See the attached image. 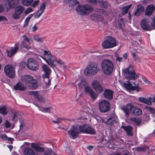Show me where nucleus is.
Returning <instances> with one entry per match:
<instances>
[{
	"instance_id": "obj_1",
	"label": "nucleus",
	"mask_w": 155,
	"mask_h": 155,
	"mask_svg": "<svg viewBox=\"0 0 155 155\" xmlns=\"http://www.w3.org/2000/svg\"><path fill=\"white\" fill-rule=\"evenodd\" d=\"M69 137L71 139H74L78 136L80 132L83 133L94 134L96 131L88 124H83L77 125L76 126H72V127L67 131Z\"/></svg>"
},
{
	"instance_id": "obj_2",
	"label": "nucleus",
	"mask_w": 155,
	"mask_h": 155,
	"mask_svg": "<svg viewBox=\"0 0 155 155\" xmlns=\"http://www.w3.org/2000/svg\"><path fill=\"white\" fill-rule=\"evenodd\" d=\"M101 66L103 72L106 75H110L113 71V64L111 61L109 60H103L101 62Z\"/></svg>"
},
{
	"instance_id": "obj_3",
	"label": "nucleus",
	"mask_w": 155,
	"mask_h": 155,
	"mask_svg": "<svg viewBox=\"0 0 155 155\" xmlns=\"http://www.w3.org/2000/svg\"><path fill=\"white\" fill-rule=\"evenodd\" d=\"M99 70L97 63L91 62L87 65L84 70L85 74L89 76H92L95 75Z\"/></svg>"
},
{
	"instance_id": "obj_4",
	"label": "nucleus",
	"mask_w": 155,
	"mask_h": 155,
	"mask_svg": "<svg viewBox=\"0 0 155 155\" xmlns=\"http://www.w3.org/2000/svg\"><path fill=\"white\" fill-rule=\"evenodd\" d=\"M93 10L92 6L88 5H78L76 8L77 13L83 16L88 15L91 13Z\"/></svg>"
},
{
	"instance_id": "obj_5",
	"label": "nucleus",
	"mask_w": 155,
	"mask_h": 155,
	"mask_svg": "<svg viewBox=\"0 0 155 155\" xmlns=\"http://www.w3.org/2000/svg\"><path fill=\"white\" fill-rule=\"evenodd\" d=\"M21 80L25 84H30L29 87L31 89H35L37 87V81L33 77L29 75H25L22 76Z\"/></svg>"
},
{
	"instance_id": "obj_6",
	"label": "nucleus",
	"mask_w": 155,
	"mask_h": 155,
	"mask_svg": "<svg viewBox=\"0 0 155 155\" xmlns=\"http://www.w3.org/2000/svg\"><path fill=\"white\" fill-rule=\"evenodd\" d=\"M42 67L43 70L45 72V74L43 76V80L45 84L44 88H47L51 84V80L49 78L51 71L46 64L43 65Z\"/></svg>"
},
{
	"instance_id": "obj_7",
	"label": "nucleus",
	"mask_w": 155,
	"mask_h": 155,
	"mask_svg": "<svg viewBox=\"0 0 155 155\" xmlns=\"http://www.w3.org/2000/svg\"><path fill=\"white\" fill-rule=\"evenodd\" d=\"M123 74L127 79L129 80H134L138 77L132 66L126 68L123 71Z\"/></svg>"
},
{
	"instance_id": "obj_8",
	"label": "nucleus",
	"mask_w": 155,
	"mask_h": 155,
	"mask_svg": "<svg viewBox=\"0 0 155 155\" xmlns=\"http://www.w3.org/2000/svg\"><path fill=\"white\" fill-rule=\"evenodd\" d=\"M102 45L104 49L112 48L117 45L115 40L113 37L108 36L102 43Z\"/></svg>"
},
{
	"instance_id": "obj_9",
	"label": "nucleus",
	"mask_w": 155,
	"mask_h": 155,
	"mask_svg": "<svg viewBox=\"0 0 155 155\" xmlns=\"http://www.w3.org/2000/svg\"><path fill=\"white\" fill-rule=\"evenodd\" d=\"M44 55L45 57L41 56L51 67L54 66L55 65L54 62L55 61V59L51 54V52L49 51H44Z\"/></svg>"
},
{
	"instance_id": "obj_10",
	"label": "nucleus",
	"mask_w": 155,
	"mask_h": 155,
	"mask_svg": "<svg viewBox=\"0 0 155 155\" xmlns=\"http://www.w3.org/2000/svg\"><path fill=\"white\" fill-rule=\"evenodd\" d=\"M98 105L99 109L101 112H107L110 110V103L108 101L101 100L99 103Z\"/></svg>"
},
{
	"instance_id": "obj_11",
	"label": "nucleus",
	"mask_w": 155,
	"mask_h": 155,
	"mask_svg": "<svg viewBox=\"0 0 155 155\" xmlns=\"http://www.w3.org/2000/svg\"><path fill=\"white\" fill-rule=\"evenodd\" d=\"M124 86L126 89L129 91L136 90L139 91L141 90V88L138 87V84L136 85L135 83L132 81H125L124 84Z\"/></svg>"
},
{
	"instance_id": "obj_12",
	"label": "nucleus",
	"mask_w": 155,
	"mask_h": 155,
	"mask_svg": "<svg viewBox=\"0 0 155 155\" xmlns=\"http://www.w3.org/2000/svg\"><path fill=\"white\" fill-rule=\"evenodd\" d=\"M27 67L29 69L35 71L38 69V65L37 61L32 58H29L27 61Z\"/></svg>"
},
{
	"instance_id": "obj_13",
	"label": "nucleus",
	"mask_w": 155,
	"mask_h": 155,
	"mask_svg": "<svg viewBox=\"0 0 155 155\" xmlns=\"http://www.w3.org/2000/svg\"><path fill=\"white\" fill-rule=\"evenodd\" d=\"M25 10V8L21 5L17 6L14 11V13L12 14V18L15 20L18 19L21 15Z\"/></svg>"
},
{
	"instance_id": "obj_14",
	"label": "nucleus",
	"mask_w": 155,
	"mask_h": 155,
	"mask_svg": "<svg viewBox=\"0 0 155 155\" xmlns=\"http://www.w3.org/2000/svg\"><path fill=\"white\" fill-rule=\"evenodd\" d=\"M4 70L8 77L11 78H14L15 75V71L12 66L9 65H6L5 67Z\"/></svg>"
},
{
	"instance_id": "obj_15",
	"label": "nucleus",
	"mask_w": 155,
	"mask_h": 155,
	"mask_svg": "<svg viewBox=\"0 0 155 155\" xmlns=\"http://www.w3.org/2000/svg\"><path fill=\"white\" fill-rule=\"evenodd\" d=\"M134 106L131 103H129L127 104L126 105L122 106L121 109L124 111L126 117L129 116L130 113L131 114V112H132Z\"/></svg>"
},
{
	"instance_id": "obj_16",
	"label": "nucleus",
	"mask_w": 155,
	"mask_h": 155,
	"mask_svg": "<svg viewBox=\"0 0 155 155\" xmlns=\"http://www.w3.org/2000/svg\"><path fill=\"white\" fill-rule=\"evenodd\" d=\"M149 22V19L147 18H144L141 21V25L143 29L147 31H150L152 29L150 25L148 24Z\"/></svg>"
},
{
	"instance_id": "obj_17",
	"label": "nucleus",
	"mask_w": 155,
	"mask_h": 155,
	"mask_svg": "<svg viewBox=\"0 0 155 155\" xmlns=\"http://www.w3.org/2000/svg\"><path fill=\"white\" fill-rule=\"evenodd\" d=\"M41 144L38 143H31V147L37 152L43 153L45 151L44 147H41Z\"/></svg>"
},
{
	"instance_id": "obj_18",
	"label": "nucleus",
	"mask_w": 155,
	"mask_h": 155,
	"mask_svg": "<svg viewBox=\"0 0 155 155\" xmlns=\"http://www.w3.org/2000/svg\"><path fill=\"white\" fill-rule=\"evenodd\" d=\"M46 5V4L45 2H43V3L40 4V8L35 15V18H38L41 15L45 9Z\"/></svg>"
},
{
	"instance_id": "obj_19",
	"label": "nucleus",
	"mask_w": 155,
	"mask_h": 155,
	"mask_svg": "<svg viewBox=\"0 0 155 155\" xmlns=\"http://www.w3.org/2000/svg\"><path fill=\"white\" fill-rule=\"evenodd\" d=\"M46 5V4L45 2H43V3L40 4V8L35 15V18H38L41 15L45 9Z\"/></svg>"
},
{
	"instance_id": "obj_20",
	"label": "nucleus",
	"mask_w": 155,
	"mask_h": 155,
	"mask_svg": "<svg viewBox=\"0 0 155 155\" xmlns=\"http://www.w3.org/2000/svg\"><path fill=\"white\" fill-rule=\"evenodd\" d=\"M11 2L10 1L6 2L5 5H0V12H7L11 8Z\"/></svg>"
},
{
	"instance_id": "obj_21",
	"label": "nucleus",
	"mask_w": 155,
	"mask_h": 155,
	"mask_svg": "<svg viewBox=\"0 0 155 155\" xmlns=\"http://www.w3.org/2000/svg\"><path fill=\"white\" fill-rule=\"evenodd\" d=\"M84 92L85 94L90 96L91 98L93 100L96 99L97 97V95L91 87H86L84 91Z\"/></svg>"
},
{
	"instance_id": "obj_22",
	"label": "nucleus",
	"mask_w": 155,
	"mask_h": 155,
	"mask_svg": "<svg viewBox=\"0 0 155 155\" xmlns=\"http://www.w3.org/2000/svg\"><path fill=\"white\" fill-rule=\"evenodd\" d=\"M101 14L98 13L92 14L91 15V17L95 21H101L102 23H104V17Z\"/></svg>"
},
{
	"instance_id": "obj_23",
	"label": "nucleus",
	"mask_w": 155,
	"mask_h": 155,
	"mask_svg": "<svg viewBox=\"0 0 155 155\" xmlns=\"http://www.w3.org/2000/svg\"><path fill=\"white\" fill-rule=\"evenodd\" d=\"M113 94L114 92L112 90L105 89L103 93V96L105 98L111 100L113 98Z\"/></svg>"
},
{
	"instance_id": "obj_24",
	"label": "nucleus",
	"mask_w": 155,
	"mask_h": 155,
	"mask_svg": "<svg viewBox=\"0 0 155 155\" xmlns=\"http://www.w3.org/2000/svg\"><path fill=\"white\" fill-rule=\"evenodd\" d=\"M15 48H12L9 50H6V52L8 57H11L14 55L17 51L18 48L17 44H15Z\"/></svg>"
},
{
	"instance_id": "obj_25",
	"label": "nucleus",
	"mask_w": 155,
	"mask_h": 155,
	"mask_svg": "<svg viewBox=\"0 0 155 155\" xmlns=\"http://www.w3.org/2000/svg\"><path fill=\"white\" fill-rule=\"evenodd\" d=\"M14 89L15 90L21 91H25L27 89L26 87L22 83L19 81L14 86Z\"/></svg>"
},
{
	"instance_id": "obj_26",
	"label": "nucleus",
	"mask_w": 155,
	"mask_h": 155,
	"mask_svg": "<svg viewBox=\"0 0 155 155\" xmlns=\"http://www.w3.org/2000/svg\"><path fill=\"white\" fill-rule=\"evenodd\" d=\"M131 114L136 116H139L142 115V111L140 109L134 106L132 112H131Z\"/></svg>"
},
{
	"instance_id": "obj_27",
	"label": "nucleus",
	"mask_w": 155,
	"mask_h": 155,
	"mask_svg": "<svg viewBox=\"0 0 155 155\" xmlns=\"http://www.w3.org/2000/svg\"><path fill=\"white\" fill-rule=\"evenodd\" d=\"M155 10V8L154 5H150L148 6L145 11V15H150L153 13V11Z\"/></svg>"
},
{
	"instance_id": "obj_28",
	"label": "nucleus",
	"mask_w": 155,
	"mask_h": 155,
	"mask_svg": "<svg viewBox=\"0 0 155 155\" xmlns=\"http://www.w3.org/2000/svg\"><path fill=\"white\" fill-rule=\"evenodd\" d=\"M144 11V9L143 6L141 5H138L136 10L134 12V15L136 16H139Z\"/></svg>"
},
{
	"instance_id": "obj_29",
	"label": "nucleus",
	"mask_w": 155,
	"mask_h": 155,
	"mask_svg": "<svg viewBox=\"0 0 155 155\" xmlns=\"http://www.w3.org/2000/svg\"><path fill=\"white\" fill-rule=\"evenodd\" d=\"M121 128L126 131L128 135L132 136L133 135L132 133L133 128L130 126H122Z\"/></svg>"
},
{
	"instance_id": "obj_30",
	"label": "nucleus",
	"mask_w": 155,
	"mask_h": 155,
	"mask_svg": "<svg viewBox=\"0 0 155 155\" xmlns=\"http://www.w3.org/2000/svg\"><path fill=\"white\" fill-rule=\"evenodd\" d=\"M10 110L12 114L13 117L12 120L14 121H16L18 118V111L13 108H11Z\"/></svg>"
},
{
	"instance_id": "obj_31",
	"label": "nucleus",
	"mask_w": 155,
	"mask_h": 155,
	"mask_svg": "<svg viewBox=\"0 0 155 155\" xmlns=\"http://www.w3.org/2000/svg\"><path fill=\"white\" fill-rule=\"evenodd\" d=\"M24 153L25 155H35L33 150L29 147L25 148L24 150Z\"/></svg>"
},
{
	"instance_id": "obj_32",
	"label": "nucleus",
	"mask_w": 155,
	"mask_h": 155,
	"mask_svg": "<svg viewBox=\"0 0 155 155\" xmlns=\"http://www.w3.org/2000/svg\"><path fill=\"white\" fill-rule=\"evenodd\" d=\"M79 87L80 88H84V90L86 87H90L88 86L87 83L86 82L85 80L84 79H82L81 82L78 85Z\"/></svg>"
},
{
	"instance_id": "obj_33",
	"label": "nucleus",
	"mask_w": 155,
	"mask_h": 155,
	"mask_svg": "<svg viewBox=\"0 0 155 155\" xmlns=\"http://www.w3.org/2000/svg\"><path fill=\"white\" fill-rule=\"evenodd\" d=\"M64 1L71 7L75 5L78 2L76 0H64Z\"/></svg>"
},
{
	"instance_id": "obj_34",
	"label": "nucleus",
	"mask_w": 155,
	"mask_h": 155,
	"mask_svg": "<svg viewBox=\"0 0 155 155\" xmlns=\"http://www.w3.org/2000/svg\"><path fill=\"white\" fill-rule=\"evenodd\" d=\"M130 120L132 122L136 124L137 125H139L141 123V120L140 118L137 117H132L130 118Z\"/></svg>"
},
{
	"instance_id": "obj_35",
	"label": "nucleus",
	"mask_w": 155,
	"mask_h": 155,
	"mask_svg": "<svg viewBox=\"0 0 155 155\" xmlns=\"http://www.w3.org/2000/svg\"><path fill=\"white\" fill-rule=\"evenodd\" d=\"M138 99L139 101L145 103L148 105H150L152 104V103L150 101L144 97H139L138 98Z\"/></svg>"
},
{
	"instance_id": "obj_36",
	"label": "nucleus",
	"mask_w": 155,
	"mask_h": 155,
	"mask_svg": "<svg viewBox=\"0 0 155 155\" xmlns=\"http://www.w3.org/2000/svg\"><path fill=\"white\" fill-rule=\"evenodd\" d=\"M99 3L102 8H106L109 6V3L106 1L101 0V1H99Z\"/></svg>"
},
{
	"instance_id": "obj_37",
	"label": "nucleus",
	"mask_w": 155,
	"mask_h": 155,
	"mask_svg": "<svg viewBox=\"0 0 155 155\" xmlns=\"http://www.w3.org/2000/svg\"><path fill=\"white\" fill-rule=\"evenodd\" d=\"M8 111L6 109V107L5 106L0 107V113L3 115H5L7 114Z\"/></svg>"
},
{
	"instance_id": "obj_38",
	"label": "nucleus",
	"mask_w": 155,
	"mask_h": 155,
	"mask_svg": "<svg viewBox=\"0 0 155 155\" xmlns=\"http://www.w3.org/2000/svg\"><path fill=\"white\" fill-rule=\"evenodd\" d=\"M33 0H22V4L25 6H29L33 2Z\"/></svg>"
},
{
	"instance_id": "obj_39",
	"label": "nucleus",
	"mask_w": 155,
	"mask_h": 155,
	"mask_svg": "<svg viewBox=\"0 0 155 155\" xmlns=\"http://www.w3.org/2000/svg\"><path fill=\"white\" fill-rule=\"evenodd\" d=\"M132 6V5L131 4L123 7L122 12V13L124 15L127 13L128 12L129 9L131 8Z\"/></svg>"
},
{
	"instance_id": "obj_40",
	"label": "nucleus",
	"mask_w": 155,
	"mask_h": 155,
	"mask_svg": "<svg viewBox=\"0 0 155 155\" xmlns=\"http://www.w3.org/2000/svg\"><path fill=\"white\" fill-rule=\"evenodd\" d=\"M33 38L35 41L38 42L42 43L44 40L43 38H39L38 36L36 35H34Z\"/></svg>"
},
{
	"instance_id": "obj_41",
	"label": "nucleus",
	"mask_w": 155,
	"mask_h": 155,
	"mask_svg": "<svg viewBox=\"0 0 155 155\" xmlns=\"http://www.w3.org/2000/svg\"><path fill=\"white\" fill-rule=\"evenodd\" d=\"M94 86L95 87H96L94 89L97 93H100L103 91V88L100 84L97 87Z\"/></svg>"
},
{
	"instance_id": "obj_42",
	"label": "nucleus",
	"mask_w": 155,
	"mask_h": 155,
	"mask_svg": "<svg viewBox=\"0 0 155 155\" xmlns=\"http://www.w3.org/2000/svg\"><path fill=\"white\" fill-rule=\"evenodd\" d=\"M51 107H48L46 108L42 107L41 109H39V110L44 113H50L51 112Z\"/></svg>"
},
{
	"instance_id": "obj_43",
	"label": "nucleus",
	"mask_w": 155,
	"mask_h": 155,
	"mask_svg": "<svg viewBox=\"0 0 155 155\" xmlns=\"http://www.w3.org/2000/svg\"><path fill=\"white\" fill-rule=\"evenodd\" d=\"M95 12L99 13L100 14H107L106 12L102 9L99 8H96L95 9Z\"/></svg>"
},
{
	"instance_id": "obj_44",
	"label": "nucleus",
	"mask_w": 155,
	"mask_h": 155,
	"mask_svg": "<svg viewBox=\"0 0 155 155\" xmlns=\"http://www.w3.org/2000/svg\"><path fill=\"white\" fill-rule=\"evenodd\" d=\"M21 45L27 50L30 49L31 48V47L25 42H22L21 43Z\"/></svg>"
},
{
	"instance_id": "obj_45",
	"label": "nucleus",
	"mask_w": 155,
	"mask_h": 155,
	"mask_svg": "<svg viewBox=\"0 0 155 155\" xmlns=\"http://www.w3.org/2000/svg\"><path fill=\"white\" fill-rule=\"evenodd\" d=\"M132 55L133 57V59L135 61H140V58L138 56H137L135 53H133L132 54Z\"/></svg>"
},
{
	"instance_id": "obj_46",
	"label": "nucleus",
	"mask_w": 155,
	"mask_h": 155,
	"mask_svg": "<svg viewBox=\"0 0 155 155\" xmlns=\"http://www.w3.org/2000/svg\"><path fill=\"white\" fill-rule=\"evenodd\" d=\"M99 82L97 81H94L92 83V85L93 87V88L94 89L96 87H95V86L96 87H97L98 86V85L99 84Z\"/></svg>"
},
{
	"instance_id": "obj_47",
	"label": "nucleus",
	"mask_w": 155,
	"mask_h": 155,
	"mask_svg": "<svg viewBox=\"0 0 155 155\" xmlns=\"http://www.w3.org/2000/svg\"><path fill=\"white\" fill-rule=\"evenodd\" d=\"M37 98L38 101L41 103H44L45 102L44 99L41 96H38Z\"/></svg>"
},
{
	"instance_id": "obj_48",
	"label": "nucleus",
	"mask_w": 155,
	"mask_h": 155,
	"mask_svg": "<svg viewBox=\"0 0 155 155\" xmlns=\"http://www.w3.org/2000/svg\"><path fill=\"white\" fill-rule=\"evenodd\" d=\"M20 0H12L11 2H12V5L14 7L17 5L19 3Z\"/></svg>"
},
{
	"instance_id": "obj_49",
	"label": "nucleus",
	"mask_w": 155,
	"mask_h": 155,
	"mask_svg": "<svg viewBox=\"0 0 155 155\" xmlns=\"http://www.w3.org/2000/svg\"><path fill=\"white\" fill-rule=\"evenodd\" d=\"M137 151L139 152H143L146 150L145 148L143 147H138L136 149Z\"/></svg>"
},
{
	"instance_id": "obj_50",
	"label": "nucleus",
	"mask_w": 155,
	"mask_h": 155,
	"mask_svg": "<svg viewBox=\"0 0 155 155\" xmlns=\"http://www.w3.org/2000/svg\"><path fill=\"white\" fill-rule=\"evenodd\" d=\"M4 125L6 128L10 127L11 126V124L8 120H6L5 123Z\"/></svg>"
},
{
	"instance_id": "obj_51",
	"label": "nucleus",
	"mask_w": 155,
	"mask_h": 155,
	"mask_svg": "<svg viewBox=\"0 0 155 155\" xmlns=\"http://www.w3.org/2000/svg\"><path fill=\"white\" fill-rule=\"evenodd\" d=\"M33 11V9L29 7L28 8L25 12V14L28 15L29 13Z\"/></svg>"
},
{
	"instance_id": "obj_52",
	"label": "nucleus",
	"mask_w": 155,
	"mask_h": 155,
	"mask_svg": "<svg viewBox=\"0 0 155 155\" xmlns=\"http://www.w3.org/2000/svg\"><path fill=\"white\" fill-rule=\"evenodd\" d=\"M63 119L61 118H58L56 120H53L52 122L54 123L58 124L60 123L61 121Z\"/></svg>"
},
{
	"instance_id": "obj_53",
	"label": "nucleus",
	"mask_w": 155,
	"mask_h": 155,
	"mask_svg": "<svg viewBox=\"0 0 155 155\" xmlns=\"http://www.w3.org/2000/svg\"><path fill=\"white\" fill-rule=\"evenodd\" d=\"M148 100L151 103V102H154L155 101V98L154 95H151L150 97H149Z\"/></svg>"
},
{
	"instance_id": "obj_54",
	"label": "nucleus",
	"mask_w": 155,
	"mask_h": 155,
	"mask_svg": "<svg viewBox=\"0 0 155 155\" xmlns=\"http://www.w3.org/2000/svg\"><path fill=\"white\" fill-rule=\"evenodd\" d=\"M51 151L49 149L45 151L44 153V155H51Z\"/></svg>"
},
{
	"instance_id": "obj_55",
	"label": "nucleus",
	"mask_w": 155,
	"mask_h": 155,
	"mask_svg": "<svg viewBox=\"0 0 155 155\" xmlns=\"http://www.w3.org/2000/svg\"><path fill=\"white\" fill-rule=\"evenodd\" d=\"M30 92L31 94H33L35 96V97L37 98V97L39 96L38 93L37 92L31 91Z\"/></svg>"
},
{
	"instance_id": "obj_56",
	"label": "nucleus",
	"mask_w": 155,
	"mask_h": 155,
	"mask_svg": "<svg viewBox=\"0 0 155 155\" xmlns=\"http://www.w3.org/2000/svg\"><path fill=\"white\" fill-rule=\"evenodd\" d=\"M21 68H25L27 64L25 62L22 61L19 64Z\"/></svg>"
},
{
	"instance_id": "obj_57",
	"label": "nucleus",
	"mask_w": 155,
	"mask_h": 155,
	"mask_svg": "<svg viewBox=\"0 0 155 155\" xmlns=\"http://www.w3.org/2000/svg\"><path fill=\"white\" fill-rule=\"evenodd\" d=\"M147 108L149 111L151 113L154 114L155 112V110L154 109L150 107H148Z\"/></svg>"
},
{
	"instance_id": "obj_58",
	"label": "nucleus",
	"mask_w": 155,
	"mask_h": 155,
	"mask_svg": "<svg viewBox=\"0 0 155 155\" xmlns=\"http://www.w3.org/2000/svg\"><path fill=\"white\" fill-rule=\"evenodd\" d=\"M39 2V1L38 0L35 1L33 4L32 5V6L33 8H35L37 5L38 4Z\"/></svg>"
},
{
	"instance_id": "obj_59",
	"label": "nucleus",
	"mask_w": 155,
	"mask_h": 155,
	"mask_svg": "<svg viewBox=\"0 0 155 155\" xmlns=\"http://www.w3.org/2000/svg\"><path fill=\"white\" fill-rule=\"evenodd\" d=\"M7 20V19L5 16H0V21H6Z\"/></svg>"
},
{
	"instance_id": "obj_60",
	"label": "nucleus",
	"mask_w": 155,
	"mask_h": 155,
	"mask_svg": "<svg viewBox=\"0 0 155 155\" xmlns=\"http://www.w3.org/2000/svg\"><path fill=\"white\" fill-rule=\"evenodd\" d=\"M153 21L151 23L152 26L153 27H155V17L152 18Z\"/></svg>"
},
{
	"instance_id": "obj_61",
	"label": "nucleus",
	"mask_w": 155,
	"mask_h": 155,
	"mask_svg": "<svg viewBox=\"0 0 155 155\" xmlns=\"http://www.w3.org/2000/svg\"><path fill=\"white\" fill-rule=\"evenodd\" d=\"M29 21H28L25 19V21L24 24V27H26V26H27L28 25V22H29Z\"/></svg>"
},
{
	"instance_id": "obj_62",
	"label": "nucleus",
	"mask_w": 155,
	"mask_h": 155,
	"mask_svg": "<svg viewBox=\"0 0 155 155\" xmlns=\"http://www.w3.org/2000/svg\"><path fill=\"white\" fill-rule=\"evenodd\" d=\"M38 27L36 25H35L32 28V31L35 32L38 29Z\"/></svg>"
},
{
	"instance_id": "obj_63",
	"label": "nucleus",
	"mask_w": 155,
	"mask_h": 155,
	"mask_svg": "<svg viewBox=\"0 0 155 155\" xmlns=\"http://www.w3.org/2000/svg\"><path fill=\"white\" fill-rule=\"evenodd\" d=\"M123 59V58L122 57H117L116 58V61H118L119 62L122 61Z\"/></svg>"
},
{
	"instance_id": "obj_64",
	"label": "nucleus",
	"mask_w": 155,
	"mask_h": 155,
	"mask_svg": "<svg viewBox=\"0 0 155 155\" xmlns=\"http://www.w3.org/2000/svg\"><path fill=\"white\" fill-rule=\"evenodd\" d=\"M2 138L3 140H6L8 139V137L6 134H3L2 136Z\"/></svg>"
}]
</instances>
